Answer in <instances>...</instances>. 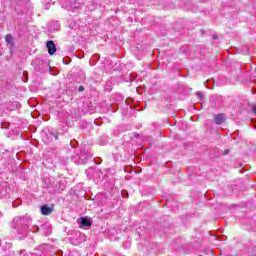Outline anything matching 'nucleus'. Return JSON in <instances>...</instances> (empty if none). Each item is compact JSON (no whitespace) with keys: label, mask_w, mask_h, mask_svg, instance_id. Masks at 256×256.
Masks as SVG:
<instances>
[{"label":"nucleus","mask_w":256,"mask_h":256,"mask_svg":"<svg viewBox=\"0 0 256 256\" xmlns=\"http://www.w3.org/2000/svg\"><path fill=\"white\" fill-rule=\"evenodd\" d=\"M5 40H6V43H9L11 45V43H13V36H11V34H7L5 36Z\"/></svg>","instance_id":"obj_5"},{"label":"nucleus","mask_w":256,"mask_h":256,"mask_svg":"<svg viewBox=\"0 0 256 256\" xmlns=\"http://www.w3.org/2000/svg\"><path fill=\"white\" fill-rule=\"evenodd\" d=\"M80 225H81V227H91V225H92L91 218L81 217Z\"/></svg>","instance_id":"obj_2"},{"label":"nucleus","mask_w":256,"mask_h":256,"mask_svg":"<svg viewBox=\"0 0 256 256\" xmlns=\"http://www.w3.org/2000/svg\"><path fill=\"white\" fill-rule=\"evenodd\" d=\"M196 95H197V97H199V99H203V94H202V92H197Z\"/></svg>","instance_id":"obj_6"},{"label":"nucleus","mask_w":256,"mask_h":256,"mask_svg":"<svg viewBox=\"0 0 256 256\" xmlns=\"http://www.w3.org/2000/svg\"><path fill=\"white\" fill-rule=\"evenodd\" d=\"M46 47L48 49L49 55H55V53L57 52V47L55 46V42H53L52 40L47 42Z\"/></svg>","instance_id":"obj_1"},{"label":"nucleus","mask_w":256,"mask_h":256,"mask_svg":"<svg viewBox=\"0 0 256 256\" xmlns=\"http://www.w3.org/2000/svg\"><path fill=\"white\" fill-rule=\"evenodd\" d=\"M214 121L216 125H221L222 123L225 122V115L223 114H218L214 117Z\"/></svg>","instance_id":"obj_3"},{"label":"nucleus","mask_w":256,"mask_h":256,"mask_svg":"<svg viewBox=\"0 0 256 256\" xmlns=\"http://www.w3.org/2000/svg\"><path fill=\"white\" fill-rule=\"evenodd\" d=\"M41 213H42V215H51V213H53V209H51L47 206H42Z\"/></svg>","instance_id":"obj_4"},{"label":"nucleus","mask_w":256,"mask_h":256,"mask_svg":"<svg viewBox=\"0 0 256 256\" xmlns=\"http://www.w3.org/2000/svg\"><path fill=\"white\" fill-rule=\"evenodd\" d=\"M229 154V150H225V155H228Z\"/></svg>","instance_id":"obj_8"},{"label":"nucleus","mask_w":256,"mask_h":256,"mask_svg":"<svg viewBox=\"0 0 256 256\" xmlns=\"http://www.w3.org/2000/svg\"><path fill=\"white\" fill-rule=\"evenodd\" d=\"M15 221H19V218L14 219V222H15Z\"/></svg>","instance_id":"obj_9"},{"label":"nucleus","mask_w":256,"mask_h":256,"mask_svg":"<svg viewBox=\"0 0 256 256\" xmlns=\"http://www.w3.org/2000/svg\"><path fill=\"white\" fill-rule=\"evenodd\" d=\"M79 91H83V86H80V87H79Z\"/></svg>","instance_id":"obj_7"}]
</instances>
